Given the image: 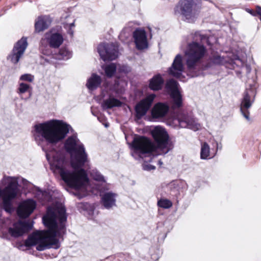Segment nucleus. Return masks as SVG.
Returning a JSON list of instances; mask_svg holds the SVG:
<instances>
[{
  "label": "nucleus",
  "instance_id": "obj_1",
  "mask_svg": "<svg viewBox=\"0 0 261 261\" xmlns=\"http://www.w3.org/2000/svg\"><path fill=\"white\" fill-rule=\"evenodd\" d=\"M64 148L72 156L71 164L74 170H69V163L64 156L56 154L53 158L51 165L58 170L61 179L69 187L76 190L82 188L89 181L85 170L82 168L88 162V154L84 146L77 137L76 133L68 137Z\"/></svg>",
  "mask_w": 261,
  "mask_h": 261
},
{
  "label": "nucleus",
  "instance_id": "obj_2",
  "mask_svg": "<svg viewBox=\"0 0 261 261\" xmlns=\"http://www.w3.org/2000/svg\"><path fill=\"white\" fill-rule=\"evenodd\" d=\"M42 221L47 229L37 231L30 235L24 242L25 246L37 245L36 249L40 251L51 248L58 249L60 243L56 237L63 239L66 233L67 215L65 208L60 206L54 210L48 207L46 214L42 217Z\"/></svg>",
  "mask_w": 261,
  "mask_h": 261
},
{
  "label": "nucleus",
  "instance_id": "obj_3",
  "mask_svg": "<svg viewBox=\"0 0 261 261\" xmlns=\"http://www.w3.org/2000/svg\"><path fill=\"white\" fill-rule=\"evenodd\" d=\"M151 134L155 144L148 138L139 135H135L132 142L128 143L132 151L131 154L135 159L140 158L142 154L153 152L165 154L174 148V143L163 127H155Z\"/></svg>",
  "mask_w": 261,
  "mask_h": 261
},
{
  "label": "nucleus",
  "instance_id": "obj_4",
  "mask_svg": "<svg viewBox=\"0 0 261 261\" xmlns=\"http://www.w3.org/2000/svg\"><path fill=\"white\" fill-rule=\"evenodd\" d=\"M205 42H208L207 36L197 32L193 36V40L188 44L185 51L186 65L192 77L198 76L201 73V61L207 51L204 45Z\"/></svg>",
  "mask_w": 261,
  "mask_h": 261
},
{
  "label": "nucleus",
  "instance_id": "obj_5",
  "mask_svg": "<svg viewBox=\"0 0 261 261\" xmlns=\"http://www.w3.org/2000/svg\"><path fill=\"white\" fill-rule=\"evenodd\" d=\"M35 139L38 145L44 140L48 144H55L63 140L70 130L73 132L71 126L62 121L52 120L44 123L36 124Z\"/></svg>",
  "mask_w": 261,
  "mask_h": 261
},
{
  "label": "nucleus",
  "instance_id": "obj_6",
  "mask_svg": "<svg viewBox=\"0 0 261 261\" xmlns=\"http://www.w3.org/2000/svg\"><path fill=\"white\" fill-rule=\"evenodd\" d=\"M33 221H18L8 226L7 231H0V237L8 241L22 237L32 229Z\"/></svg>",
  "mask_w": 261,
  "mask_h": 261
},
{
  "label": "nucleus",
  "instance_id": "obj_7",
  "mask_svg": "<svg viewBox=\"0 0 261 261\" xmlns=\"http://www.w3.org/2000/svg\"><path fill=\"white\" fill-rule=\"evenodd\" d=\"M195 7L193 0H180L174 8V14L181 16L188 22H193L198 14Z\"/></svg>",
  "mask_w": 261,
  "mask_h": 261
},
{
  "label": "nucleus",
  "instance_id": "obj_8",
  "mask_svg": "<svg viewBox=\"0 0 261 261\" xmlns=\"http://www.w3.org/2000/svg\"><path fill=\"white\" fill-rule=\"evenodd\" d=\"M63 42V36L60 33H46L45 39H42L40 41V50L43 55L48 56L51 54L50 47L58 48Z\"/></svg>",
  "mask_w": 261,
  "mask_h": 261
},
{
  "label": "nucleus",
  "instance_id": "obj_9",
  "mask_svg": "<svg viewBox=\"0 0 261 261\" xmlns=\"http://www.w3.org/2000/svg\"><path fill=\"white\" fill-rule=\"evenodd\" d=\"M255 95L256 92L252 87L247 88L243 94V97L241 101L240 111L247 120H250L249 109L254 101Z\"/></svg>",
  "mask_w": 261,
  "mask_h": 261
},
{
  "label": "nucleus",
  "instance_id": "obj_10",
  "mask_svg": "<svg viewBox=\"0 0 261 261\" xmlns=\"http://www.w3.org/2000/svg\"><path fill=\"white\" fill-rule=\"evenodd\" d=\"M177 82L173 79L169 80L166 84V88L170 92L172 99L171 108L173 110L180 108L182 105V97L177 89Z\"/></svg>",
  "mask_w": 261,
  "mask_h": 261
},
{
  "label": "nucleus",
  "instance_id": "obj_11",
  "mask_svg": "<svg viewBox=\"0 0 261 261\" xmlns=\"http://www.w3.org/2000/svg\"><path fill=\"white\" fill-rule=\"evenodd\" d=\"M97 51L104 61H112L118 57V46L114 43H101L98 46Z\"/></svg>",
  "mask_w": 261,
  "mask_h": 261
},
{
  "label": "nucleus",
  "instance_id": "obj_12",
  "mask_svg": "<svg viewBox=\"0 0 261 261\" xmlns=\"http://www.w3.org/2000/svg\"><path fill=\"white\" fill-rule=\"evenodd\" d=\"M27 46V38L22 37L15 43L11 53L8 56L7 60L13 64H17L23 56Z\"/></svg>",
  "mask_w": 261,
  "mask_h": 261
},
{
  "label": "nucleus",
  "instance_id": "obj_13",
  "mask_svg": "<svg viewBox=\"0 0 261 261\" xmlns=\"http://www.w3.org/2000/svg\"><path fill=\"white\" fill-rule=\"evenodd\" d=\"M155 97L156 95L154 94H149L136 105L135 110L136 116L138 119H141L146 114Z\"/></svg>",
  "mask_w": 261,
  "mask_h": 261
},
{
  "label": "nucleus",
  "instance_id": "obj_14",
  "mask_svg": "<svg viewBox=\"0 0 261 261\" xmlns=\"http://www.w3.org/2000/svg\"><path fill=\"white\" fill-rule=\"evenodd\" d=\"M133 38L137 49L143 50L148 48L147 35L144 30L137 29L133 32Z\"/></svg>",
  "mask_w": 261,
  "mask_h": 261
},
{
  "label": "nucleus",
  "instance_id": "obj_15",
  "mask_svg": "<svg viewBox=\"0 0 261 261\" xmlns=\"http://www.w3.org/2000/svg\"><path fill=\"white\" fill-rule=\"evenodd\" d=\"M177 120L179 126L182 128H189L194 130L198 129L200 125L197 123L192 116L181 114L177 116Z\"/></svg>",
  "mask_w": 261,
  "mask_h": 261
},
{
  "label": "nucleus",
  "instance_id": "obj_16",
  "mask_svg": "<svg viewBox=\"0 0 261 261\" xmlns=\"http://www.w3.org/2000/svg\"><path fill=\"white\" fill-rule=\"evenodd\" d=\"M35 207L36 202L32 199H28L19 205L17 214L20 218H27L33 213Z\"/></svg>",
  "mask_w": 261,
  "mask_h": 261
},
{
  "label": "nucleus",
  "instance_id": "obj_17",
  "mask_svg": "<svg viewBox=\"0 0 261 261\" xmlns=\"http://www.w3.org/2000/svg\"><path fill=\"white\" fill-rule=\"evenodd\" d=\"M184 70L182 56L178 54L175 57L171 66L168 69L169 74L179 78Z\"/></svg>",
  "mask_w": 261,
  "mask_h": 261
},
{
  "label": "nucleus",
  "instance_id": "obj_18",
  "mask_svg": "<svg viewBox=\"0 0 261 261\" xmlns=\"http://www.w3.org/2000/svg\"><path fill=\"white\" fill-rule=\"evenodd\" d=\"M169 110V106L166 103L158 102L155 103L151 111V115L153 119H160L164 117Z\"/></svg>",
  "mask_w": 261,
  "mask_h": 261
},
{
  "label": "nucleus",
  "instance_id": "obj_19",
  "mask_svg": "<svg viewBox=\"0 0 261 261\" xmlns=\"http://www.w3.org/2000/svg\"><path fill=\"white\" fill-rule=\"evenodd\" d=\"M50 17L47 15L40 16L37 17L35 22V31L40 33L48 28L51 23Z\"/></svg>",
  "mask_w": 261,
  "mask_h": 261
},
{
  "label": "nucleus",
  "instance_id": "obj_20",
  "mask_svg": "<svg viewBox=\"0 0 261 261\" xmlns=\"http://www.w3.org/2000/svg\"><path fill=\"white\" fill-rule=\"evenodd\" d=\"M117 194L112 192H106L101 197V203L107 209L116 205Z\"/></svg>",
  "mask_w": 261,
  "mask_h": 261
},
{
  "label": "nucleus",
  "instance_id": "obj_21",
  "mask_svg": "<svg viewBox=\"0 0 261 261\" xmlns=\"http://www.w3.org/2000/svg\"><path fill=\"white\" fill-rule=\"evenodd\" d=\"M164 80L160 74L154 75L149 80V88L153 91H159L162 89Z\"/></svg>",
  "mask_w": 261,
  "mask_h": 261
},
{
  "label": "nucleus",
  "instance_id": "obj_22",
  "mask_svg": "<svg viewBox=\"0 0 261 261\" xmlns=\"http://www.w3.org/2000/svg\"><path fill=\"white\" fill-rule=\"evenodd\" d=\"M101 83V79L96 73H92L91 77L88 80L86 86L91 91L96 89Z\"/></svg>",
  "mask_w": 261,
  "mask_h": 261
},
{
  "label": "nucleus",
  "instance_id": "obj_23",
  "mask_svg": "<svg viewBox=\"0 0 261 261\" xmlns=\"http://www.w3.org/2000/svg\"><path fill=\"white\" fill-rule=\"evenodd\" d=\"M122 102L117 98L110 96L108 99L104 100L101 104L103 109H110L114 107H119L122 106Z\"/></svg>",
  "mask_w": 261,
  "mask_h": 261
},
{
  "label": "nucleus",
  "instance_id": "obj_24",
  "mask_svg": "<svg viewBox=\"0 0 261 261\" xmlns=\"http://www.w3.org/2000/svg\"><path fill=\"white\" fill-rule=\"evenodd\" d=\"M106 75L108 77H112L116 73L117 70V66L115 63H112L106 65L103 67Z\"/></svg>",
  "mask_w": 261,
  "mask_h": 261
},
{
  "label": "nucleus",
  "instance_id": "obj_25",
  "mask_svg": "<svg viewBox=\"0 0 261 261\" xmlns=\"http://www.w3.org/2000/svg\"><path fill=\"white\" fill-rule=\"evenodd\" d=\"M72 56V54L70 51L68 50L66 48H61L57 55L55 58L59 60H67L70 58Z\"/></svg>",
  "mask_w": 261,
  "mask_h": 261
},
{
  "label": "nucleus",
  "instance_id": "obj_26",
  "mask_svg": "<svg viewBox=\"0 0 261 261\" xmlns=\"http://www.w3.org/2000/svg\"><path fill=\"white\" fill-rule=\"evenodd\" d=\"M90 174L94 180L103 182H106L104 176L97 169L92 170Z\"/></svg>",
  "mask_w": 261,
  "mask_h": 261
},
{
  "label": "nucleus",
  "instance_id": "obj_27",
  "mask_svg": "<svg viewBox=\"0 0 261 261\" xmlns=\"http://www.w3.org/2000/svg\"><path fill=\"white\" fill-rule=\"evenodd\" d=\"M210 155V147L207 143L202 144L201 148L200 157L202 159H207Z\"/></svg>",
  "mask_w": 261,
  "mask_h": 261
},
{
  "label": "nucleus",
  "instance_id": "obj_28",
  "mask_svg": "<svg viewBox=\"0 0 261 261\" xmlns=\"http://www.w3.org/2000/svg\"><path fill=\"white\" fill-rule=\"evenodd\" d=\"M158 205L159 207L167 209L172 206V203L167 199L161 198L158 201Z\"/></svg>",
  "mask_w": 261,
  "mask_h": 261
},
{
  "label": "nucleus",
  "instance_id": "obj_29",
  "mask_svg": "<svg viewBox=\"0 0 261 261\" xmlns=\"http://www.w3.org/2000/svg\"><path fill=\"white\" fill-rule=\"evenodd\" d=\"M184 184L186 185V183L184 180H173L169 184V188L171 190H176L178 191L181 186Z\"/></svg>",
  "mask_w": 261,
  "mask_h": 261
},
{
  "label": "nucleus",
  "instance_id": "obj_30",
  "mask_svg": "<svg viewBox=\"0 0 261 261\" xmlns=\"http://www.w3.org/2000/svg\"><path fill=\"white\" fill-rule=\"evenodd\" d=\"M117 70L118 72L120 73L126 74L130 71L131 68L127 65L119 64L118 65V66H117Z\"/></svg>",
  "mask_w": 261,
  "mask_h": 261
},
{
  "label": "nucleus",
  "instance_id": "obj_31",
  "mask_svg": "<svg viewBox=\"0 0 261 261\" xmlns=\"http://www.w3.org/2000/svg\"><path fill=\"white\" fill-rule=\"evenodd\" d=\"M224 61V58H222L221 56L217 55L213 56L211 58V61L212 63L214 64L220 65L223 63Z\"/></svg>",
  "mask_w": 261,
  "mask_h": 261
},
{
  "label": "nucleus",
  "instance_id": "obj_32",
  "mask_svg": "<svg viewBox=\"0 0 261 261\" xmlns=\"http://www.w3.org/2000/svg\"><path fill=\"white\" fill-rule=\"evenodd\" d=\"M30 86L28 84L21 83L19 84V87L18 88L19 93H24L25 92L27 91V90L29 89Z\"/></svg>",
  "mask_w": 261,
  "mask_h": 261
},
{
  "label": "nucleus",
  "instance_id": "obj_33",
  "mask_svg": "<svg viewBox=\"0 0 261 261\" xmlns=\"http://www.w3.org/2000/svg\"><path fill=\"white\" fill-rule=\"evenodd\" d=\"M20 80L31 82L34 80V76L30 74H24L20 76Z\"/></svg>",
  "mask_w": 261,
  "mask_h": 261
},
{
  "label": "nucleus",
  "instance_id": "obj_34",
  "mask_svg": "<svg viewBox=\"0 0 261 261\" xmlns=\"http://www.w3.org/2000/svg\"><path fill=\"white\" fill-rule=\"evenodd\" d=\"M143 169L146 171H150L152 170H154L155 169V167L153 165L149 164L148 163H144L142 165Z\"/></svg>",
  "mask_w": 261,
  "mask_h": 261
},
{
  "label": "nucleus",
  "instance_id": "obj_35",
  "mask_svg": "<svg viewBox=\"0 0 261 261\" xmlns=\"http://www.w3.org/2000/svg\"><path fill=\"white\" fill-rule=\"evenodd\" d=\"M126 29H123L120 33L119 36V37L120 38V39L121 40H122V38L123 37H127V36L129 35L128 34L127 35L126 34Z\"/></svg>",
  "mask_w": 261,
  "mask_h": 261
},
{
  "label": "nucleus",
  "instance_id": "obj_36",
  "mask_svg": "<svg viewBox=\"0 0 261 261\" xmlns=\"http://www.w3.org/2000/svg\"><path fill=\"white\" fill-rule=\"evenodd\" d=\"M256 13L257 15H258L259 17V19L261 21V7L259 6H257L256 7Z\"/></svg>",
  "mask_w": 261,
  "mask_h": 261
},
{
  "label": "nucleus",
  "instance_id": "obj_37",
  "mask_svg": "<svg viewBox=\"0 0 261 261\" xmlns=\"http://www.w3.org/2000/svg\"><path fill=\"white\" fill-rule=\"evenodd\" d=\"M118 85V81H115V88L117 92H122L124 89H122L121 88L119 89L117 88V86Z\"/></svg>",
  "mask_w": 261,
  "mask_h": 261
},
{
  "label": "nucleus",
  "instance_id": "obj_38",
  "mask_svg": "<svg viewBox=\"0 0 261 261\" xmlns=\"http://www.w3.org/2000/svg\"><path fill=\"white\" fill-rule=\"evenodd\" d=\"M46 157L47 160L48 161H49V160H50V154L48 153H47V152L46 153Z\"/></svg>",
  "mask_w": 261,
  "mask_h": 261
},
{
  "label": "nucleus",
  "instance_id": "obj_39",
  "mask_svg": "<svg viewBox=\"0 0 261 261\" xmlns=\"http://www.w3.org/2000/svg\"><path fill=\"white\" fill-rule=\"evenodd\" d=\"M216 145H217V149L220 147V148H221V145H220V146H219V144L217 142L216 143Z\"/></svg>",
  "mask_w": 261,
  "mask_h": 261
},
{
  "label": "nucleus",
  "instance_id": "obj_40",
  "mask_svg": "<svg viewBox=\"0 0 261 261\" xmlns=\"http://www.w3.org/2000/svg\"><path fill=\"white\" fill-rule=\"evenodd\" d=\"M74 22L71 23L70 24V28H72V27H74Z\"/></svg>",
  "mask_w": 261,
  "mask_h": 261
},
{
  "label": "nucleus",
  "instance_id": "obj_41",
  "mask_svg": "<svg viewBox=\"0 0 261 261\" xmlns=\"http://www.w3.org/2000/svg\"><path fill=\"white\" fill-rule=\"evenodd\" d=\"M158 163H159V164H160V165L163 164V163H162V162L161 160H159L158 161Z\"/></svg>",
  "mask_w": 261,
  "mask_h": 261
},
{
  "label": "nucleus",
  "instance_id": "obj_42",
  "mask_svg": "<svg viewBox=\"0 0 261 261\" xmlns=\"http://www.w3.org/2000/svg\"><path fill=\"white\" fill-rule=\"evenodd\" d=\"M105 126H106V127H108V124H106V125H105Z\"/></svg>",
  "mask_w": 261,
  "mask_h": 261
},
{
  "label": "nucleus",
  "instance_id": "obj_43",
  "mask_svg": "<svg viewBox=\"0 0 261 261\" xmlns=\"http://www.w3.org/2000/svg\"><path fill=\"white\" fill-rule=\"evenodd\" d=\"M42 149H43V150H44L45 151H46L44 150V148H43V147H42Z\"/></svg>",
  "mask_w": 261,
  "mask_h": 261
}]
</instances>
